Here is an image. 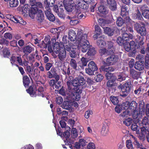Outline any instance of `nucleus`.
<instances>
[{
    "mask_svg": "<svg viewBox=\"0 0 149 149\" xmlns=\"http://www.w3.org/2000/svg\"><path fill=\"white\" fill-rule=\"evenodd\" d=\"M117 42L119 45H122L125 43V41H124V40L122 38L119 37L117 39Z\"/></svg>",
    "mask_w": 149,
    "mask_h": 149,
    "instance_id": "nucleus-57",
    "label": "nucleus"
},
{
    "mask_svg": "<svg viewBox=\"0 0 149 149\" xmlns=\"http://www.w3.org/2000/svg\"><path fill=\"white\" fill-rule=\"evenodd\" d=\"M124 109L122 107V104L121 105H118L115 108V111L118 113H120L122 110Z\"/></svg>",
    "mask_w": 149,
    "mask_h": 149,
    "instance_id": "nucleus-53",
    "label": "nucleus"
},
{
    "mask_svg": "<svg viewBox=\"0 0 149 149\" xmlns=\"http://www.w3.org/2000/svg\"><path fill=\"white\" fill-rule=\"evenodd\" d=\"M107 3L109 5V8L112 10H115L116 8V3L114 0H107Z\"/></svg>",
    "mask_w": 149,
    "mask_h": 149,
    "instance_id": "nucleus-20",
    "label": "nucleus"
},
{
    "mask_svg": "<svg viewBox=\"0 0 149 149\" xmlns=\"http://www.w3.org/2000/svg\"><path fill=\"white\" fill-rule=\"evenodd\" d=\"M127 147L128 149H133L131 141L130 140H127L126 142Z\"/></svg>",
    "mask_w": 149,
    "mask_h": 149,
    "instance_id": "nucleus-58",
    "label": "nucleus"
},
{
    "mask_svg": "<svg viewBox=\"0 0 149 149\" xmlns=\"http://www.w3.org/2000/svg\"><path fill=\"white\" fill-rule=\"evenodd\" d=\"M19 4L18 0H10V5L11 7H16Z\"/></svg>",
    "mask_w": 149,
    "mask_h": 149,
    "instance_id": "nucleus-43",
    "label": "nucleus"
},
{
    "mask_svg": "<svg viewBox=\"0 0 149 149\" xmlns=\"http://www.w3.org/2000/svg\"><path fill=\"white\" fill-rule=\"evenodd\" d=\"M131 86V82H130L126 83L123 84L120 87L121 92L123 93L122 94H120V95L123 97L127 96L130 90Z\"/></svg>",
    "mask_w": 149,
    "mask_h": 149,
    "instance_id": "nucleus-8",
    "label": "nucleus"
},
{
    "mask_svg": "<svg viewBox=\"0 0 149 149\" xmlns=\"http://www.w3.org/2000/svg\"><path fill=\"white\" fill-rule=\"evenodd\" d=\"M98 22L99 25L103 27V26L105 25V24L106 23V22L104 19L102 18L99 19L98 20Z\"/></svg>",
    "mask_w": 149,
    "mask_h": 149,
    "instance_id": "nucleus-62",
    "label": "nucleus"
},
{
    "mask_svg": "<svg viewBox=\"0 0 149 149\" xmlns=\"http://www.w3.org/2000/svg\"><path fill=\"white\" fill-rule=\"evenodd\" d=\"M88 67L95 71L97 70V69L96 65L93 61H91L89 63Z\"/></svg>",
    "mask_w": 149,
    "mask_h": 149,
    "instance_id": "nucleus-32",
    "label": "nucleus"
},
{
    "mask_svg": "<svg viewBox=\"0 0 149 149\" xmlns=\"http://www.w3.org/2000/svg\"><path fill=\"white\" fill-rule=\"evenodd\" d=\"M97 44L100 47H102L105 46L106 43L102 39H99L97 41Z\"/></svg>",
    "mask_w": 149,
    "mask_h": 149,
    "instance_id": "nucleus-41",
    "label": "nucleus"
},
{
    "mask_svg": "<svg viewBox=\"0 0 149 149\" xmlns=\"http://www.w3.org/2000/svg\"><path fill=\"white\" fill-rule=\"evenodd\" d=\"M103 76L100 74H99L95 77V80L97 82L101 81L103 79Z\"/></svg>",
    "mask_w": 149,
    "mask_h": 149,
    "instance_id": "nucleus-59",
    "label": "nucleus"
},
{
    "mask_svg": "<svg viewBox=\"0 0 149 149\" xmlns=\"http://www.w3.org/2000/svg\"><path fill=\"white\" fill-rule=\"evenodd\" d=\"M36 14V19L39 22H42L44 20V15L43 12L41 10H39L35 15Z\"/></svg>",
    "mask_w": 149,
    "mask_h": 149,
    "instance_id": "nucleus-12",
    "label": "nucleus"
},
{
    "mask_svg": "<svg viewBox=\"0 0 149 149\" xmlns=\"http://www.w3.org/2000/svg\"><path fill=\"white\" fill-rule=\"evenodd\" d=\"M2 51L3 54L4 56H8L10 54V52L7 48L4 49L3 51L2 49H0V52Z\"/></svg>",
    "mask_w": 149,
    "mask_h": 149,
    "instance_id": "nucleus-61",
    "label": "nucleus"
},
{
    "mask_svg": "<svg viewBox=\"0 0 149 149\" xmlns=\"http://www.w3.org/2000/svg\"><path fill=\"white\" fill-rule=\"evenodd\" d=\"M128 7L127 6H123L121 8V15L123 17H125L128 14Z\"/></svg>",
    "mask_w": 149,
    "mask_h": 149,
    "instance_id": "nucleus-25",
    "label": "nucleus"
},
{
    "mask_svg": "<svg viewBox=\"0 0 149 149\" xmlns=\"http://www.w3.org/2000/svg\"><path fill=\"white\" fill-rule=\"evenodd\" d=\"M101 68L103 71L107 72V73H109V72H113L114 70V68L111 66L107 67L102 66Z\"/></svg>",
    "mask_w": 149,
    "mask_h": 149,
    "instance_id": "nucleus-35",
    "label": "nucleus"
},
{
    "mask_svg": "<svg viewBox=\"0 0 149 149\" xmlns=\"http://www.w3.org/2000/svg\"><path fill=\"white\" fill-rule=\"evenodd\" d=\"M142 124L143 125V128H141V131H143L145 129L148 130L149 128V123H148V119L146 117H145L143 119L142 122Z\"/></svg>",
    "mask_w": 149,
    "mask_h": 149,
    "instance_id": "nucleus-19",
    "label": "nucleus"
},
{
    "mask_svg": "<svg viewBox=\"0 0 149 149\" xmlns=\"http://www.w3.org/2000/svg\"><path fill=\"white\" fill-rule=\"evenodd\" d=\"M71 136L74 139L77 137L78 136V133L77 130L74 128H73L71 131Z\"/></svg>",
    "mask_w": 149,
    "mask_h": 149,
    "instance_id": "nucleus-40",
    "label": "nucleus"
},
{
    "mask_svg": "<svg viewBox=\"0 0 149 149\" xmlns=\"http://www.w3.org/2000/svg\"><path fill=\"white\" fill-rule=\"evenodd\" d=\"M133 121V120L131 118H128L124 121L123 123L126 125L128 126L132 123Z\"/></svg>",
    "mask_w": 149,
    "mask_h": 149,
    "instance_id": "nucleus-54",
    "label": "nucleus"
},
{
    "mask_svg": "<svg viewBox=\"0 0 149 149\" xmlns=\"http://www.w3.org/2000/svg\"><path fill=\"white\" fill-rule=\"evenodd\" d=\"M76 49V48H73V46H72V49H71V51L69 53L70 56L72 58H74L76 56L77 53Z\"/></svg>",
    "mask_w": 149,
    "mask_h": 149,
    "instance_id": "nucleus-42",
    "label": "nucleus"
},
{
    "mask_svg": "<svg viewBox=\"0 0 149 149\" xmlns=\"http://www.w3.org/2000/svg\"><path fill=\"white\" fill-rule=\"evenodd\" d=\"M64 6L65 9L68 12L72 11L73 9V7L71 4H66L64 3Z\"/></svg>",
    "mask_w": 149,
    "mask_h": 149,
    "instance_id": "nucleus-49",
    "label": "nucleus"
},
{
    "mask_svg": "<svg viewBox=\"0 0 149 149\" xmlns=\"http://www.w3.org/2000/svg\"><path fill=\"white\" fill-rule=\"evenodd\" d=\"M104 32L107 34L108 36H111L113 35L114 30L108 27H103Z\"/></svg>",
    "mask_w": 149,
    "mask_h": 149,
    "instance_id": "nucleus-28",
    "label": "nucleus"
},
{
    "mask_svg": "<svg viewBox=\"0 0 149 149\" xmlns=\"http://www.w3.org/2000/svg\"><path fill=\"white\" fill-rule=\"evenodd\" d=\"M62 44L60 45L59 43L58 42L55 43L54 44L53 46V50L56 53H58L59 51H60L61 48H63L61 47V46H62Z\"/></svg>",
    "mask_w": 149,
    "mask_h": 149,
    "instance_id": "nucleus-27",
    "label": "nucleus"
},
{
    "mask_svg": "<svg viewBox=\"0 0 149 149\" xmlns=\"http://www.w3.org/2000/svg\"><path fill=\"white\" fill-rule=\"evenodd\" d=\"M55 0H45L44 3L46 4V6L50 7L53 6L55 3Z\"/></svg>",
    "mask_w": 149,
    "mask_h": 149,
    "instance_id": "nucleus-37",
    "label": "nucleus"
},
{
    "mask_svg": "<svg viewBox=\"0 0 149 149\" xmlns=\"http://www.w3.org/2000/svg\"><path fill=\"white\" fill-rule=\"evenodd\" d=\"M113 51V50H112V51H111V50H107V49L105 48L101 49L99 50V53L100 55H104L105 56L112 54Z\"/></svg>",
    "mask_w": 149,
    "mask_h": 149,
    "instance_id": "nucleus-22",
    "label": "nucleus"
},
{
    "mask_svg": "<svg viewBox=\"0 0 149 149\" xmlns=\"http://www.w3.org/2000/svg\"><path fill=\"white\" fill-rule=\"evenodd\" d=\"M130 73L132 77L134 79H137L140 76L139 72H137L132 69H130Z\"/></svg>",
    "mask_w": 149,
    "mask_h": 149,
    "instance_id": "nucleus-24",
    "label": "nucleus"
},
{
    "mask_svg": "<svg viewBox=\"0 0 149 149\" xmlns=\"http://www.w3.org/2000/svg\"><path fill=\"white\" fill-rule=\"evenodd\" d=\"M68 90L65 92L64 88H62L59 91V93L63 95H67L69 98L78 101L81 98V89L85 88L86 81L83 77H79L73 79L72 76H70L66 79Z\"/></svg>",
    "mask_w": 149,
    "mask_h": 149,
    "instance_id": "nucleus-1",
    "label": "nucleus"
},
{
    "mask_svg": "<svg viewBox=\"0 0 149 149\" xmlns=\"http://www.w3.org/2000/svg\"><path fill=\"white\" fill-rule=\"evenodd\" d=\"M49 6H46L45 8L46 10L45 11V13L46 17L49 15L52 14L51 12V10L49 8Z\"/></svg>",
    "mask_w": 149,
    "mask_h": 149,
    "instance_id": "nucleus-63",
    "label": "nucleus"
},
{
    "mask_svg": "<svg viewBox=\"0 0 149 149\" xmlns=\"http://www.w3.org/2000/svg\"><path fill=\"white\" fill-rule=\"evenodd\" d=\"M23 82L25 87L29 85L30 82L29 79L27 76H25L23 77Z\"/></svg>",
    "mask_w": 149,
    "mask_h": 149,
    "instance_id": "nucleus-38",
    "label": "nucleus"
},
{
    "mask_svg": "<svg viewBox=\"0 0 149 149\" xmlns=\"http://www.w3.org/2000/svg\"><path fill=\"white\" fill-rule=\"evenodd\" d=\"M110 99L112 102L115 105H117L118 102V100L116 97L111 96L110 97Z\"/></svg>",
    "mask_w": 149,
    "mask_h": 149,
    "instance_id": "nucleus-45",
    "label": "nucleus"
},
{
    "mask_svg": "<svg viewBox=\"0 0 149 149\" xmlns=\"http://www.w3.org/2000/svg\"><path fill=\"white\" fill-rule=\"evenodd\" d=\"M131 137L134 141V143L137 148H140L141 146V144L139 143L138 141L136 139V138L134 137L133 135H131Z\"/></svg>",
    "mask_w": 149,
    "mask_h": 149,
    "instance_id": "nucleus-48",
    "label": "nucleus"
},
{
    "mask_svg": "<svg viewBox=\"0 0 149 149\" xmlns=\"http://www.w3.org/2000/svg\"><path fill=\"white\" fill-rule=\"evenodd\" d=\"M124 22L122 18L121 17L118 18L116 21V24L117 25L119 26H121L125 22L128 24V23H130V24L131 23V20L130 19L129 16H126L124 18Z\"/></svg>",
    "mask_w": 149,
    "mask_h": 149,
    "instance_id": "nucleus-10",
    "label": "nucleus"
},
{
    "mask_svg": "<svg viewBox=\"0 0 149 149\" xmlns=\"http://www.w3.org/2000/svg\"><path fill=\"white\" fill-rule=\"evenodd\" d=\"M60 49V51L58 52L59 54L58 55V57L60 60L62 61H63L65 60L66 57V53L65 50L63 48Z\"/></svg>",
    "mask_w": 149,
    "mask_h": 149,
    "instance_id": "nucleus-14",
    "label": "nucleus"
},
{
    "mask_svg": "<svg viewBox=\"0 0 149 149\" xmlns=\"http://www.w3.org/2000/svg\"><path fill=\"white\" fill-rule=\"evenodd\" d=\"M2 44H4L6 45H8L9 42L5 39H2L0 42V48H2L3 47Z\"/></svg>",
    "mask_w": 149,
    "mask_h": 149,
    "instance_id": "nucleus-60",
    "label": "nucleus"
},
{
    "mask_svg": "<svg viewBox=\"0 0 149 149\" xmlns=\"http://www.w3.org/2000/svg\"><path fill=\"white\" fill-rule=\"evenodd\" d=\"M133 17L135 19H141L142 18V16L139 11L138 10L133 15Z\"/></svg>",
    "mask_w": 149,
    "mask_h": 149,
    "instance_id": "nucleus-44",
    "label": "nucleus"
},
{
    "mask_svg": "<svg viewBox=\"0 0 149 149\" xmlns=\"http://www.w3.org/2000/svg\"><path fill=\"white\" fill-rule=\"evenodd\" d=\"M86 14H83L81 13L80 10L78 9L76 12L75 16L78 19H84L86 17Z\"/></svg>",
    "mask_w": 149,
    "mask_h": 149,
    "instance_id": "nucleus-30",
    "label": "nucleus"
},
{
    "mask_svg": "<svg viewBox=\"0 0 149 149\" xmlns=\"http://www.w3.org/2000/svg\"><path fill=\"white\" fill-rule=\"evenodd\" d=\"M90 45H89L87 48L88 49L89 48V49H88V51L87 52V54L88 55L91 56H93L96 54V51L94 48L92 47L91 46V47H90ZM87 51V50H86V51Z\"/></svg>",
    "mask_w": 149,
    "mask_h": 149,
    "instance_id": "nucleus-33",
    "label": "nucleus"
},
{
    "mask_svg": "<svg viewBox=\"0 0 149 149\" xmlns=\"http://www.w3.org/2000/svg\"><path fill=\"white\" fill-rule=\"evenodd\" d=\"M107 79L109 80L107 82V86L109 87H113L117 86V83L115 82L117 77L113 74L111 73H107L106 74Z\"/></svg>",
    "mask_w": 149,
    "mask_h": 149,
    "instance_id": "nucleus-4",
    "label": "nucleus"
},
{
    "mask_svg": "<svg viewBox=\"0 0 149 149\" xmlns=\"http://www.w3.org/2000/svg\"><path fill=\"white\" fill-rule=\"evenodd\" d=\"M92 0H76L75 2V7L77 9L81 8L86 9L88 8V5L86 3H90Z\"/></svg>",
    "mask_w": 149,
    "mask_h": 149,
    "instance_id": "nucleus-5",
    "label": "nucleus"
},
{
    "mask_svg": "<svg viewBox=\"0 0 149 149\" xmlns=\"http://www.w3.org/2000/svg\"><path fill=\"white\" fill-rule=\"evenodd\" d=\"M122 38L124 41H127L130 39H132L133 38L132 35L131 34H128L125 32H123L122 33Z\"/></svg>",
    "mask_w": 149,
    "mask_h": 149,
    "instance_id": "nucleus-26",
    "label": "nucleus"
},
{
    "mask_svg": "<svg viewBox=\"0 0 149 149\" xmlns=\"http://www.w3.org/2000/svg\"><path fill=\"white\" fill-rule=\"evenodd\" d=\"M33 50V49L29 45L24 47L22 49L23 52L25 54L27 55L30 53Z\"/></svg>",
    "mask_w": 149,
    "mask_h": 149,
    "instance_id": "nucleus-23",
    "label": "nucleus"
},
{
    "mask_svg": "<svg viewBox=\"0 0 149 149\" xmlns=\"http://www.w3.org/2000/svg\"><path fill=\"white\" fill-rule=\"evenodd\" d=\"M102 33V32L100 27L98 25H96L95 26V34L93 36L94 39H97Z\"/></svg>",
    "mask_w": 149,
    "mask_h": 149,
    "instance_id": "nucleus-16",
    "label": "nucleus"
},
{
    "mask_svg": "<svg viewBox=\"0 0 149 149\" xmlns=\"http://www.w3.org/2000/svg\"><path fill=\"white\" fill-rule=\"evenodd\" d=\"M124 110H125V111L121 113L120 116L123 117H127L131 115L132 116V113L128 109H124Z\"/></svg>",
    "mask_w": 149,
    "mask_h": 149,
    "instance_id": "nucleus-29",
    "label": "nucleus"
},
{
    "mask_svg": "<svg viewBox=\"0 0 149 149\" xmlns=\"http://www.w3.org/2000/svg\"><path fill=\"white\" fill-rule=\"evenodd\" d=\"M68 17L70 20V23L72 25H77L79 22V21L78 20L74 19H71L70 17Z\"/></svg>",
    "mask_w": 149,
    "mask_h": 149,
    "instance_id": "nucleus-52",
    "label": "nucleus"
},
{
    "mask_svg": "<svg viewBox=\"0 0 149 149\" xmlns=\"http://www.w3.org/2000/svg\"><path fill=\"white\" fill-rule=\"evenodd\" d=\"M64 108L66 109H69L72 107L71 102L68 101L65 102L63 104Z\"/></svg>",
    "mask_w": 149,
    "mask_h": 149,
    "instance_id": "nucleus-46",
    "label": "nucleus"
},
{
    "mask_svg": "<svg viewBox=\"0 0 149 149\" xmlns=\"http://www.w3.org/2000/svg\"><path fill=\"white\" fill-rule=\"evenodd\" d=\"M134 67L137 70L139 71L142 70L143 69L144 67L143 62L141 61L136 62Z\"/></svg>",
    "mask_w": 149,
    "mask_h": 149,
    "instance_id": "nucleus-21",
    "label": "nucleus"
},
{
    "mask_svg": "<svg viewBox=\"0 0 149 149\" xmlns=\"http://www.w3.org/2000/svg\"><path fill=\"white\" fill-rule=\"evenodd\" d=\"M145 6L141 7V9L143 16L146 19H149V10Z\"/></svg>",
    "mask_w": 149,
    "mask_h": 149,
    "instance_id": "nucleus-17",
    "label": "nucleus"
},
{
    "mask_svg": "<svg viewBox=\"0 0 149 149\" xmlns=\"http://www.w3.org/2000/svg\"><path fill=\"white\" fill-rule=\"evenodd\" d=\"M65 129H67V131L65 132L63 134V136L67 139L70 136V128L68 126L65 127Z\"/></svg>",
    "mask_w": 149,
    "mask_h": 149,
    "instance_id": "nucleus-36",
    "label": "nucleus"
},
{
    "mask_svg": "<svg viewBox=\"0 0 149 149\" xmlns=\"http://www.w3.org/2000/svg\"><path fill=\"white\" fill-rule=\"evenodd\" d=\"M134 26L135 30L141 36H144L146 34V30L144 24L136 23L134 24Z\"/></svg>",
    "mask_w": 149,
    "mask_h": 149,
    "instance_id": "nucleus-7",
    "label": "nucleus"
},
{
    "mask_svg": "<svg viewBox=\"0 0 149 149\" xmlns=\"http://www.w3.org/2000/svg\"><path fill=\"white\" fill-rule=\"evenodd\" d=\"M118 60L117 56L112 55L106 59V62L107 64L111 65L116 63Z\"/></svg>",
    "mask_w": 149,
    "mask_h": 149,
    "instance_id": "nucleus-11",
    "label": "nucleus"
},
{
    "mask_svg": "<svg viewBox=\"0 0 149 149\" xmlns=\"http://www.w3.org/2000/svg\"><path fill=\"white\" fill-rule=\"evenodd\" d=\"M125 77L123 76L122 73H119L118 75V78H117V81H122L125 80Z\"/></svg>",
    "mask_w": 149,
    "mask_h": 149,
    "instance_id": "nucleus-56",
    "label": "nucleus"
},
{
    "mask_svg": "<svg viewBox=\"0 0 149 149\" xmlns=\"http://www.w3.org/2000/svg\"><path fill=\"white\" fill-rule=\"evenodd\" d=\"M70 64L71 66L74 69H76L77 65L76 61L73 59H71L70 60Z\"/></svg>",
    "mask_w": 149,
    "mask_h": 149,
    "instance_id": "nucleus-55",
    "label": "nucleus"
},
{
    "mask_svg": "<svg viewBox=\"0 0 149 149\" xmlns=\"http://www.w3.org/2000/svg\"><path fill=\"white\" fill-rule=\"evenodd\" d=\"M87 142L84 139H79L78 142H76L75 144V146L77 148H80L81 146L84 147L85 146Z\"/></svg>",
    "mask_w": 149,
    "mask_h": 149,
    "instance_id": "nucleus-18",
    "label": "nucleus"
},
{
    "mask_svg": "<svg viewBox=\"0 0 149 149\" xmlns=\"http://www.w3.org/2000/svg\"><path fill=\"white\" fill-rule=\"evenodd\" d=\"M82 30L79 29L76 36L75 32L73 30L70 29L68 32L69 39L71 41H73L76 39L75 44L77 46L78 49L81 50L83 52H86L89 46V43L87 40V35L82 33Z\"/></svg>",
    "mask_w": 149,
    "mask_h": 149,
    "instance_id": "nucleus-2",
    "label": "nucleus"
},
{
    "mask_svg": "<svg viewBox=\"0 0 149 149\" xmlns=\"http://www.w3.org/2000/svg\"><path fill=\"white\" fill-rule=\"evenodd\" d=\"M123 45H124L125 49L126 51L129 52L131 48L130 45L128 42L125 41Z\"/></svg>",
    "mask_w": 149,
    "mask_h": 149,
    "instance_id": "nucleus-50",
    "label": "nucleus"
},
{
    "mask_svg": "<svg viewBox=\"0 0 149 149\" xmlns=\"http://www.w3.org/2000/svg\"><path fill=\"white\" fill-rule=\"evenodd\" d=\"M11 63L12 64H15L18 62L20 65H23V63L20 56H12L10 59Z\"/></svg>",
    "mask_w": 149,
    "mask_h": 149,
    "instance_id": "nucleus-13",
    "label": "nucleus"
},
{
    "mask_svg": "<svg viewBox=\"0 0 149 149\" xmlns=\"http://www.w3.org/2000/svg\"><path fill=\"white\" fill-rule=\"evenodd\" d=\"M64 47V50H66L68 51H70L71 49V47L72 46H71V44L70 43H68L66 45L64 44L63 46Z\"/></svg>",
    "mask_w": 149,
    "mask_h": 149,
    "instance_id": "nucleus-51",
    "label": "nucleus"
},
{
    "mask_svg": "<svg viewBox=\"0 0 149 149\" xmlns=\"http://www.w3.org/2000/svg\"><path fill=\"white\" fill-rule=\"evenodd\" d=\"M11 19L12 21L15 22L19 23L22 25H25L26 23V22L23 20L22 18L19 16H13L11 17Z\"/></svg>",
    "mask_w": 149,
    "mask_h": 149,
    "instance_id": "nucleus-15",
    "label": "nucleus"
},
{
    "mask_svg": "<svg viewBox=\"0 0 149 149\" xmlns=\"http://www.w3.org/2000/svg\"><path fill=\"white\" fill-rule=\"evenodd\" d=\"M95 144L93 143H89L87 146V149H95Z\"/></svg>",
    "mask_w": 149,
    "mask_h": 149,
    "instance_id": "nucleus-64",
    "label": "nucleus"
},
{
    "mask_svg": "<svg viewBox=\"0 0 149 149\" xmlns=\"http://www.w3.org/2000/svg\"><path fill=\"white\" fill-rule=\"evenodd\" d=\"M36 2L35 0H30V3L31 6L30 10L29 15L30 17L31 18L33 19L35 17V15L38 10V8L36 7L35 4L36 3Z\"/></svg>",
    "mask_w": 149,
    "mask_h": 149,
    "instance_id": "nucleus-9",
    "label": "nucleus"
},
{
    "mask_svg": "<svg viewBox=\"0 0 149 149\" xmlns=\"http://www.w3.org/2000/svg\"><path fill=\"white\" fill-rule=\"evenodd\" d=\"M44 41L46 45H48L51 44L52 41L53 42L52 43H53L54 41H56V39H52L51 41L50 42L49 38L48 37H46L45 38Z\"/></svg>",
    "mask_w": 149,
    "mask_h": 149,
    "instance_id": "nucleus-47",
    "label": "nucleus"
},
{
    "mask_svg": "<svg viewBox=\"0 0 149 149\" xmlns=\"http://www.w3.org/2000/svg\"><path fill=\"white\" fill-rule=\"evenodd\" d=\"M122 107L125 109H128L132 113L134 119H136L142 116L136 110L137 104L135 101H132L131 103L127 101L124 102L122 104Z\"/></svg>",
    "mask_w": 149,
    "mask_h": 149,
    "instance_id": "nucleus-3",
    "label": "nucleus"
},
{
    "mask_svg": "<svg viewBox=\"0 0 149 149\" xmlns=\"http://www.w3.org/2000/svg\"><path fill=\"white\" fill-rule=\"evenodd\" d=\"M98 9L100 13L103 14H106L108 13V10H107L104 5H100L98 7Z\"/></svg>",
    "mask_w": 149,
    "mask_h": 149,
    "instance_id": "nucleus-31",
    "label": "nucleus"
},
{
    "mask_svg": "<svg viewBox=\"0 0 149 149\" xmlns=\"http://www.w3.org/2000/svg\"><path fill=\"white\" fill-rule=\"evenodd\" d=\"M44 88L42 87H40L38 91L36 92L35 90H34L32 86H30L29 89L26 90L27 92L29 93L31 96L33 97L35 96L36 94L38 93V95L41 96L42 97H44L43 95Z\"/></svg>",
    "mask_w": 149,
    "mask_h": 149,
    "instance_id": "nucleus-6",
    "label": "nucleus"
},
{
    "mask_svg": "<svg viewBox=\"0 0 149 149\" xmlns=\"http://www.w3.org/2000/svg\"><path fill=\"white\" fill-rule=\"evenodd\" d=\"M88 61L87 58L82 57L81 58V61H80V64L82 67L85 66H86L87 62Z\"/></svg>",
    "mask_w": 149,
    "mask_h": 149,
    "instance_id": "nucleus-39",
    "label": "nucleus"
},
{
    "mask_svg": "<svg viewBox=\"0 0 149 149\" xmlns=\"http://www.w3.org/2000/svg\"><path fill=\"white\" fill-rule=\"evenodd\" d=\"M109 132L108 127L107 126L103 125L101 131V133L103 136H105Z\"/></svg>",
    "mask_w": 149,
    "mask_h": 149,
    "instance_id": "nucleus-34",
    "label": "nucleus"
}]
</instances>
